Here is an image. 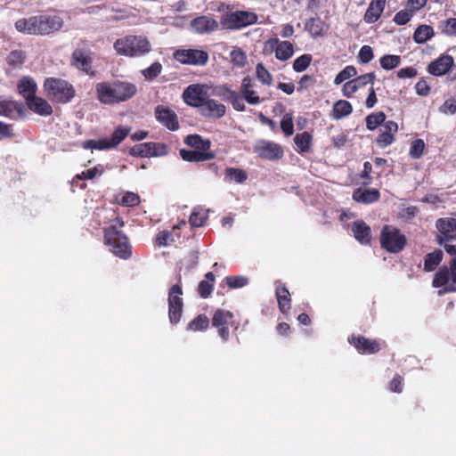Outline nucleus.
<instances>
[{
	"label": "nucleus",
	"mask_w": 456,
	"mask_h": 456,
	"mask_svg": "<svg viewBox=\"0 0 456 456\" xmlns=\"http://www.w3.org/2000/svg\"><path fill=\"white\" fill-rule=\"evenodd\" d=\"M208 219V214L200 208H194L190 217L189 223L193 227L203 226Z\"/></svg>",
	"instance_id": "nucleus-44"
},
{
	"label": "nucleus",
	"mask_w": 456,
	"mask_h": 456,
	"mask_svg": "<svg viewBox=\"0 0 456 456\" xmlns=\"http://www.w3.org/2000/svg\"><path fill=\"white\" fill-rule=\"evenodd\" d=\"M401 57L395 54H385L379 59L381 68L386 70L397 68L401 64Z\"/></svg>",
	"instance_id": "nucleus-45"
},
{
	"label": "nucleus",
	"mask_w": 456,
	"mask_h": 456,
	"mask_svg": "<svg viewBox=\"0 0 456 456\" xmlns=\"http://www.w3.org/2000/svg\"><path fill=\"white\" fill-rule=\"evenodd\" d=\"M372 172V166L369 161L363 163V170L362 171L360 177L363 179L362 184L367 186L371 183L372 177L370 175Z\"/></svg>",
	"instance_id": "nucleus-61"
},
{
	"label": "nucleus",
	"mask_w": 456,
	"mask_h": 456,
	"mask_svg": "<svg viewBox=\"0 0 456 456\" xmlns=\"http://www.w3.org/2000/svg\"><path fill=\"white\" fill-rule=\"evenodd\" d=\"M96 98L104 105H115L133 98L136 86L128 81L115 80L113 82H100L95 86Z\"/></svg>",
	"instance_id": "nucleus-2"
},
{
	"label": "nucleus",
	"mask_w": 456,
	"mask_h": 456,
	"mask_svg": "<svg viewBox=\"0 0 456 456\" xmlns=\"http://www.w3.org/2000/svg\"><path fill=\"white\" fill-rule=\"evenodd\" d=\"M376 78V75L374 72L366 73L361 75L357 77L353 78V82L355 83V87L357 90L365 86L368 84H373Z\"/></svg>",
	"instance_id": "nucleus-56"
},
{
	"label": "nucleus",
	"mask_w": 456,
	"mask_h": 456,
	"mask_svg": "<svg viewBox=\"0 0 456 456\" xmlns=\"http://www.w3.org/2000/svg\"><path fill=\"white\" fill-rule=\"evenodd\" d=\"M191 28L200 34L210 33L218 28V22L212 17L202 15L193 19Z\"/></svg>",
	"instance_id": "nucleus-26"
},
{
	"label": "nucleus",
	"mask_w": 456,
	"mask_h": 456,
	"mask_svg": "<svg viewBox=\"0 0 456 456\" xmlns=\"http://www.w3.org/2000/svg\"><path fill=\"white\" fill-rule=\"evenodd\" d=\"M162 71V65L156 61L153 62L149 68L142 71V75L148 80L156 78Z\"/></svg>",
	"instance_id": "nucleus-58"
},
{
	"label": "nucleus",
	"mask_w": 456,
	"mask_h": 456,
	"mask_svg": "<svg viewBox=\"0 0 456 456\" xmlns=\"http://www.w3.org/2000/svg\"><path fill=\"white\" fill-rule=\"evenodd\" d=\"M217 96H220L225 102L232 104V108L237 111H245L246 106L243 102V97L238 92L230 89L226 86H222L218 88L216 93Z\"/></svg>",
	"instance_id": "nucleus-22"
},
{
	"label": "nucleus",
	"mask_w": 456,
	"mask_h": 456,
	"mask_svg": "<svg viewBox=\"0 0 456 456\" xmlns=\"http://www.w3.org/2000/svg\"><path fill=\"white\" fill-rule=\"evenodd\" d=\"M440 111L444 114L453 115L456 113V99H447L440 107Z\"/></svg>",
	"instance_id": "nucleus-63"
},
{
	"label": "nucleus",
	"mask_w": 456,
	"mask_h": 456,
	"mask_svg": "<svg viewBox=\"0 0 456 456\" xmlns=\"http://www.w3.org/2000/svg\"><path fill=\"white\" fill-rule=\"evenodd\" d=\"M438 231L436 240L439 245L456 240V218L441 217L436 221Z\"/></svg>",
	"instance_id": "nucleus-13"
},
{
	"label": "nucleus",
	"mask_w": 456,
	"mask_h": 456,
	"mask_svg": "<svg viewBox=\"0 0 456 456\" xmlns=\"http://www.w3.org/2000/svg\"><path fill=\"white\" fill-rule=\"evenodd\" d=\"M167 146L162 142H148L134 145L129 154L134 157L151 158L167 154Z\"/></svg>",
	"instance_id": "nucleus-11"
},
{
	"label": "nucleus",
	"mask_w": 456,
	"mask_h": 456,
	"mask_svg": "<svg viewBox=\"0 0 456 456\" xmlns=\"http://www.w3.org/2000/svg\"><path fill=\"white\" fill-rule=\"evenodd\" d=\"M215 274L208 272L205 274V280L201 281L198 285V293L202 298H208L214 288Z\"/></svg>",
	"instance_id": "nucleus-37"
},
{
	"label": "nucleus",
	"mask_w": 456,
	"mask_h": 456,
	"mask_svg": "<svg viewBox=\"0 0 456 456\" xmlns=\"http://www.w3.org/2000/svg\"><path fill=\"white\" fill-rule=\"evenodd\" d=\"M224 175L225 180L234 181L238 183H243L248 179L247 172L237 167H227Z\"/></svg>",
	"instance_id": "nucleus-41"
},
{
	"label": "nucleus",
	"mask_w": 456,
	"mask_h": 456,
	"mask_svg": "<svg viewBox=\"0 0 456 456\" xmlns=\"http://www.w3.org/2000/svg\"><path fill=\"white\" fill-rule=\"evenodd\" d=\"M373 57V50L370 45H363L361 47L358 53V60L361 63H369Z\"/></svg>",
	"instance_id": "nucleus-59"
},
{
	"label": "nucleus",
	"mask_w": 456,
	"mask_h": 456,
	"mask_svg": "<svg viewBox=\"0 0 456 456\" xmlns=\"http://www.w3.org/2000/svg\"><path fill=\"white\" fill-rule=\"evenodd\" d=\"M84 147L100 151L114 148L110 139L88 140L85 142Z\"/></svg>",
	"instance_id": "nucleus-49"
},
{
	"label": "nucleus",
	"mask_w": 456,
	"mask_h": 456,
	"mask_svg": "<svg viewBox=\"0 0 456 456\" xmlns=\"http://www.w3.org/2000/svg\"><path fill=\"white\" fill-rule=\"evenodd\" d=\"M26 55L22 50H12L6 57V62L12 69H20L25 62Z\"/></svg>",
	"instance_id": "nucleus-39"
},
{
	"label": "nucleus",
	"mask_w": 456,
	"mask_h": 456,
	"mask_svg": "<svg viewBox=\"0 0 456 456\" xmlns=\"http://www.w3.org/2000/svg\"><path fill=\"white\" fill-rule=\"evenodd\" d=\"M281 128L282 132L290 136L294 133L293 116L291 113H286L281 120Z\"/></svg>",
	"instance_id": "nucleus-55"
},
{
	"label": "nucleus",
	"mask_w": 456,
	"mask_h": 456,
	"mask_svg": "<svg viewBox=\"0 0 456 456\" xmlns=\"http://www.w3.org/2000/svg\"><path fill=\"white\" fill-rule=\"evenodd\" d=\"M116 201L124 207H134L140 203V197L134 192L126 191L118 196Z\"/></svg>",
	"instance_id": "nucleus-43"
},
{
	"label": "nucleus",
	"mask_w": 456,
	"mask_h": 456,
	"mask_svg": "<svg viewBox=\"0 0 456 456\" xmlns=\"http://www.w3.org/2000/svg\"><path fill=\"white\" fill-rule=\"evenodd\" d=\"M205 98L203 88L200 85H190L183 92V102L191 107L199 108Z\"/></svg>",
	"instance_id": "nucleus-23"
},
{
	"label": "nucleus",
	"mask_w": 456,
	"mask_h": 456,
	"mask_svg": "<svg viewBox=\"0 0 456 456\" xmlns=\"http://www.w3.org/2000/svg\"><path fill=\"white\" fill-rule=\"evenodd\" d=\"M425 150V142L422 139H416L411 142V148L409 151V155L413 159H419Z\"/></svg>",
	"instance_id": "nucleus-53"
},
{
	"label": "nucleus",
	"mask_w": 456,
	"mask_h": 456,
	"mask_svg": "<svg viewBox=\"0 0 456 456\" xmlns=\"http://www.w3.org/2000/svg\"><path fill=\"white\" fill-rule=\"evenodd\" d=\"M225 281L230 289H240L246 286L248 280L244 276H227Z\"/></svg>",
	"instance_id": "nucleus-57"
},
{
	"label": "nucleus",
	"mask_w": 456,
	"mask_h": 456,
	"mask_svg": "<svg viewBox=\"0 0 456 456\" xmlns=\"http://www.w3.org/2000/svg\"><path fill=\"white\" fill-rule=\"evenodd\" d=\"M275 296L280 311L287 314L291 308L290 293L285 284L279 283L275 288Z\"/></svg>",
	"instance_id": "nucleus-29"
},
{
	"label": "nucleus",
	"mask_w": 456,
	"mask_h": 456,
	"mask_svg": "<svg viewBox=\"0 0 456 456\" xmlns=\"http://www.w3.org/2000/svg\"><path fill=\"white\" fill-rule=\"evenodd\" d=\"M64 25L63 19L57 14L41 13L20 18L14 23L15 29L22 34L49 36L60 31Z\"/></svg>",
	"instance_id": "nucleus-1"
},
{
	"label": "nucleus",
	"mask_w": 456,
	"mask_h": 456,
	"mask_svg": "<svg viewBox=\"0 0 456 456\" xmlns=\"http://www.w3.org/2000/svg\"><path fill=\"white\" fill-rule=\"evenodd\" d=\"M29 110L40 116H49L53 113L50 103L42 97L35 96L27 102Z\"/></svg>",
	"instance_id": "nucleus-33"
},
{
	"label": "nucleus",
	"mask_w": 456,
	"mask_h": 456,
	"mask_svg": "<svg viewBox=\"0 0 456 456\" xmlns=\"http://www.w3.org/2000/svg\"><path fill=\"white\" fill-rule=\"evenodd\" d=\"M313 57L309 53H305L295 59L293 61V69L296 72L305 71L311 64Z\"/></svg>",
	"instance_id": "nucleus-48"
},
{
	"label": "nucleus",
	"mask_w": 456,
	"mask_h": 456,
	"mask_svg": "<svg viewBox=\"0 0 456 456\" xmlns=\"http://www.w3.org/2000/svg\"><path fill=\"white\" fill-rule=\"evenodd\" d=\"M441 32L448 37L456 36V18H449L439 22Z\"/></svg>",
	"instance_id": "nucleus-47"
},
{
	"label": "nucleus",
	"mask_w": 456,
	"mask_h": 456,
	"mask_svg": "<svg viewBox=\"0 0 456 456\" xmlns=\"http://www.w3.org/2000/svg\"><path fill=\"white\" fill-rule=\"evenodd\" d=\"M255 86L256 84L249 76L243 77L240 92L243 99L250 105H257L265 101V98H260Z\"/></svg>",
	"instance_id": "nucleus-21"
},
{
	"label": "nucleus",
	"mask_w": 456,
	"mask_h": 456,
	"mask_svg": "<svg viewBox=\"0 0 456 456\" xmlns=\"http://www.w3.org/2000/svg\"><path fill=\"white\" fill-rule=\"evenodd\" d=\"M182 289V277L178 276V282L168 290V318L172 324H177L182 317L183 301Z\"/></svg>",
	"instance_id": "nucleus-9"
},
{
	"label": "nucleus",
	"mask_w": 456,
	"mask_h": 456,
	"mask_svg": "<svg viewBox=\"0 0 456 456\" xmlns=\"http://www.w3.org/2000/svg\"><path fill=\"white\" fill-rule=\"evenodd\" d=\"M43 86L46 96L53 102L65 104L71 102L76 95L74 86L62 78L47 77Z\"/></svg>",
	"instance_id": "nucleus-5"
},
{
	"label": "nucleus",
	"mask_w": 456,
	"mask_h": 456,
	"mask_svg": "<svg viewBox=\"0 0 456 456\" xmlns=\"http://www.w3.org/2000/svg\"><path fill=\"white\" fill-rule=\"evenodd\" d=\"M125 225L123 218L117 216L110 220L103 229L104 243L110 250L121 259H128L132 256V247L127 236L122 231Z\"/></svg>",
	"instance_id": "nucleus-3"
},
{
	"label": "nucleus",
	"mask_w": 456,
	"mask_h": 456,
	"mask_svg": "<svg viewBox=\"0 0 456 456\" xmlns=\"http://www.w3.org/2000/svg\"><path fill=\"white\" fill-rule=\"evenodd\" d=\"M323 27L324 22L319 17L309 18L305 23V29L314 38L323 36Z\"/></svg>",
	"instance_id": "nucleus-36"
},
{
	"label": "nucleus",
	"mask_w": 456,
	"mask_h": 456,
	"mask_svg": "<svg viewBox=\"0 0 456 456\" xmlns=\"http://www.w3.org/2000/svg\"><path fill=\"white\" fill-rule=\"evenodd\" d=\"M17 88L19 94L25 98L27 103L29 100L36 96L37 86L32 77H23L18 82Z\"/></svg>",
	"instance_id": "nucleus-30"
},
{
	"label": "nucleus",
	"mask_w": 456,
	"mask_h": 456,
	"mask_svg": "<svg viewBox=\"0 0 456 456\" xmlns=\"http://www.w3.org/2000/svg\"><path fill=\"white\" fill-rule=\"evenodd\" d=\"M357 75V70L354 66L348 65L344 69H342L335 77L334 84L340 85L344 81L354 77Z\"/></svg>",
	"instance_id": "nucleus-52"
},
{
	"label": "nucleus",
	"mask_w": 456,
	"mask_h": 456,
	"mask_svg": "<svg viewBox=\"0 0 456 456\" xmlns=\"http://www.w3.org/2000/svg\"><path fill=\"white\" fill-rule=\"evenodd\" d=\"M258 16L254 12L235 11L222 15L220 23L223 28L230 30H238L257 23Z\"/></svg>",
	"instance_id": "nucleus-8"
},
{
	"label": "nucleus",
	"mask_w": 456,
	"mask_h": 456,
	"mask_svg": "<svg viewBox=\"0 0 456 456\" xmlns=\"http://www.w3.org/2000/svg\"><path fill=\"white\" fill-rule=\"evenodd\" d=\"M348 342L354 346L361 354H374L381 350L379 341L377 339L368 338L362 335L352 334L348 338Z\"/></svg>",
	"instance_id": "nucleus-14"
},
{
	"label": "nucleus",
	"mask_w": 456,
	"mask_h": 456,
	"mask_svg": "<svg viewBox=\"0 0 456 456\" xmlns=\"http://www.w3.org/2000/svg\"><path fill=\"white\" fill-rule=\"evenodd\" d=\"M435 35L434 28L426 24L419 25L414 31L412 38L417 44H424Z\"/></svg>",
	"instance_id": "nucleus-38"
},
{
	"label": "nucleus",
	"mask_w": 456,
	"mask_h": 456,
	"mask_svg": "<svg viewBox=\"0 0 456 456\" xmlns=\"http://www.w3.org/2000/svg\"><path fill=\"white\" fill-rule=\"evenodd\" d=\"M389 390L394 393H402L403 388V379L399 374H395L389 383Z\"/></svg>",
	"instance_id": "nucleus-62"
},
{
	"label": "nucleus",
	"mask_w": 456,
	"mask_h": 456,
	"mask_svg": "<svg viewBox=\"0 0 456 456\" xmlns=\"http://www.w3.org/2000/svg\"><path fill=\"white\" fill-rule=\"evenodd\" d=\"M173 57L181 64L192 66H205L209 60L208 53L200 49H177Z\"/></svg>",
	"instance_id": "nucleus-10"
},
{
	"label": "nucleus",
	"mask_w": 456,
	"mask_h": 456,
	"mask_svg": "<svg viewBox=\"0 0 456 456\" xmlns=\"http://www.w3.org/2000/svg\"><path fill=\"white\" fill-rule=\"evenodd\" d=\"M233 314L230 311L218 309L215 312L211 322L212 326L217 330L218 335L223 341H227L230 338V326L233 325Z\"/></svg>",
	"instance_id": "nucleus-12"
},
{
	"label": "nucleus",
	"mask_w": 456,
	"mask_h": 456,
	"mask_svg": "<svg viewBox=\"0 0 456 456\" xmlns=\"http://www.w3.org/2000/svg\"><path fill=\"white\" fill-rule=\"evenodd\" d=\"M354 237L362 245H370L372 240L371 229L363 220H356L351 226Z\"/></svg>",
	"instance_id": "nucleus-24"
},
{
	"label": "nucleus",
	"mask_w": 456,
	"mask_h": 456,
	"mask_svg": "<svg viewBox=\"0 0 456 456\" xmlns=\"http://www.w3.org/2000/svg\"><path fill=\"white\" fill-rule=\"evenodd\" d=\"M265 45L270 46L275 53V58L281 61L289 60L295 53L294 45L290 41H281L277 37H272L266 41Z\"/></svg>",
	"instance_id": "nucleus-17"
},
{
	"label": "nucleus",
	"mask_w": 456,
	"mask_h": 456,
	"mask_svg": "<svg viewBox=\"0 0 456 456\" xmlns=\"http://www.w3.org/2000/svg\"><path fill=\"white\" fill-rule=\"evenodd\" d=\"M353 112L352 104L346 100H338L333 105L331 117L333 119H341Z\"/></svg>",
	"instance_id": "nucleus-35"
},
{
	"label": "nucleus",
	"mask_w": 456,
	"mask_h": 456,
	"mask_svg": "<svg viewBox=\"0 0 456 456\" xmlns=\"http://www.w3.org/2000/svg\"><path fill=\"white\" fill-rule=\"evenodd\" d=\"M72 65L85 73L93 76L94 72L92 70V58L81 49H76L71 55Z\"/></svg>",
	"instance_id": "nucleus-25"
},
{
	"label": "nucleus",
	"mask_w": 456,
	"mask_h": 456,
	"mask_svg": "<svg viewBox=\"0 0 456 456\" xmlns=\"http://www.w3.org/2000/svg\"><path fill=\"white\" fill-rule=\"evenodd\" d=\"M454 67L456 65L453 57L449 54H442L428 65L427 71L434 77H442L450 74Z\"/></svg>",
	"instance_id": "nucleus-16"
},
{
	"label": "nucleus",
	"mask_w": 456,
	"mask_h": 456,
	"mask_svg": "<svg viewBox=\"0 0 456 456\" xmlns=\"http://www.w3.org/2000/svg\"><path fill=\"white\" fill-rule=\"evenodd\" d=\"M209 319L206 314H199L187 325V330L191 331H202L208 328Z\"/></svg>",
	"instance_id": "nucleus-42"
},
{
	"label": "nucleus",
	"mask_w": 456,
	"mask_h": 456,
	"mask_svg": "<svg viewBox=\"0 0 456 456\" xmlns=\"http://www.w3.org/2000/svg\"><path fill=\"white\" fill-rule=\"evenodd\" d=\"M254 151L259 158L272 161L281 159L284 154L283 149L280 144L265 140L256 143Z\"/></svg>",
	"instance_id": "nucleus-15"
},
{
	"label": "nucleus",
	"mask_w": 456,
	"mask_h": 456,
	"mask_svg": "<svg viewBox=\"0 0 456 456\" xmlns=\"http://www.w3.org/2000/svg\"><path fill=\"white\" fill-rule=\"evenodd\" d=\"M0 116L17 120L25 116L23 103L12 100L0 101Z\"/></svg>",
	"instance_id": "nucleus-20"
},
{
	"label": "nucleus",
	"mask_w": 456,
	"mask_h": 456,
	"mask_svg": "<svg viewBox=\"0 0 456 456\" xmlns=\"http://www.w3.org/2000/svg\"><path fill=\"white\" fill-rule=\"evenodd\" d=\"M413 15V12H411L409 9L408 10H401L398 12L395 13L394 17V21L397 25H405L407 24L411 17Z\"/></svg>",
	"instance_id": "nucleus-60"
},
{
	"label": "nucleus",
	"mask_w": 456,
	"mask_h": 456,
	"mask_svg": "<svg viewBox=\"0 0 456 456\" xmlns=\"http://www.w3.org/2000/svg\"><path fill=\"white\" fill-rule=\"evenodd\" d=\"M183 142L195 151L209 152L211 148V141L209 139H204L201 135L194 134L187 135Z\"/></svg>",
	"instance_id": "nucleus-32"
},
{
	"label": "nucleus",
	"mask_w": 456,
	"mask_h": 456,
	"mask_svg": "<svg viewBox=\"0 0 456 456\" xmlns=\"http://www.w3.org/2000/svg\"><path fill=\"white\" fill-rule=\"evenodd\" d=\"M444 259V252L441 249H435L424 256L423 270L425 272L435 271Z\"/></svg>",
	"instance_id": "nucleus-34"
},
{
	"label": "nucleus",
	"mask_w": 456,
	"mask_h": 456,
	"mask_svg": "<svg viewBox=\"0 0 456 456\" xmlns=\"http://www.w3.org/2000/svg\"><path fill=\"white\" fill-rule=\"evenodd\" d=\"M130 129L128 127L118 126L117 127L111 134V138L110 139L111 144L115 148L118 146L123 140L128 135Z\"/></svg>",
	"instance_id": "nucleus-54"
},
{
	"label": "nucleus",
	"mask_w": 456,
	"mask_h": 456,
	"mask_svg": "<svg viewBox=\"0 0 456 456\" xmlns=\"http://www.w3.org/2000/svg\"><path fill=\"white\" fill-rule=\"evenodd\" d=\"M386 2V0H371L364 13L363 20L367 24L378 21L385 10Z\"/></svg>",
	"instance_id": "nucleus-28"
},
{
	"label": "nucleus",
	"mask_w": 456,
	"mask_h": 456,
	"mask_svg": "<svg viewBox=\"0 0 456 456\" xmlns=\"http://www.w3.org/2000/svg\"><path fill=\"white\" fill-rule=\"evenodd\" d=\"M313 137L308 132L297 134L294 142L298 148L299 152H307L310 151Z\"/></svg>",
	"instance_id": "nucleus-40"
},
{
	"label": "nucleus",
	"mask_w": 456,
	"mask_h": 456,
	"mask_svg": "<svg viewBox=\"0 0 456 456\" xmlns=\"http://www.w3.org/2000/svg\"><path fill=\"white\" fill-rule=\"evenodd\" d=\"M365 120L367 129L372 131L385 122L386 114L383 111L371 113L366 117Z\"/></svg>",
	"instance_id": "nucleus-46"
},
{
	"label": "nucleus",
	"mask_w": 456,
	"mask_h": 456,
	"mask_svg": "<svg viewBox=\"0 0 456 456\" xmlns=\"http://www.w3.org/2000/svg\"><path fill=\"white\" fill-rule=\"evenodd\" d=\"M442 246L452 258L447 265L436 270L432 279V287L441 289L440 295L456 293V245L444 242Z\"/></svg>",
	"instance_id": "nucleus-4"
},
{
	"label": "nucleus",
	"mask_w": 456,
	"mask_h": 456,
	"mask_svg": "<svg viewBox=\"0 0 456 456\" xmlns=\"http://www.w3.org/2000/svg\"><path fill=\"white\" fill-rule=\"evenodd\" d=\"M113 46L118 54L127 57L142 56L151 50L149 40L142 36H126L117 39Z\"/></svg>",
	"instance_id": "nucleus-6"
},
{
	"label": "nucleus",
	"mask_w": 456,
	"mask_h": 456,
	"mask_svg": "<svg viewBox=\"0 0 456 456\" xmlns=\"http://www.w3.org/2000/svg\"><path fill=\"white\" fill-rule=\"evenodd\" d=\"M379 243L387 252L397 254L406 247L407 238L396 226L385 224L380 231Z\"/></svg>",
	"instance_id": "nucleus-7"
},
{
	"label": "nucleus",
	"mask_w": 456,
	"mask_h": 456,
	"mask_svg": "<svg viewBox=\"0 0 456 456\" xmlns=\"http://www.w3.org/2000/svg\"><path fill=\"white\" fill-rule=\"evenodd\" d=\"M179 154L183 160L188 162H203L214 159L216 156L214 151L203 152L185 149H181Z\"/></svg>",
	"instance_id": "nucleus-31"
},
{
	"label": "nucleus",
	"mask_w": 456,
	"mask_h": 456,
	"mask_svg": "<svg viewBox=\"0 0 456 456\" xmlns=\"http://www.w3.org/2000/svg\"><path fill=\"white\" fill-rule=\"evenodd\" d=\"M155 118L170 131H176L180 127L176 113L164 105L156 106Z\"/></svg>",
	"instance_id": "nucleus-19"
},
{
	"label": "nucleus",
	"mask_w": 456,
	"mask_h": 456,
	"mask_svg": "<svg viewBox=\"0 0 456 456\" xmlns=\"http://www.w3.org/2000/svg\"><path fill=\"white\" fill-rule=\"evenodd\" d=\"M199 112L208 118H221L225 115L226 107L216 100L206 97L200 104Z\"/></svg>",
	"instance_id": "nucleus-18"
},
{
	"label": "nucleus",
	"mask_w": 456,
	"mask_h": 456,
	"mask_svg": "<svg viewBox=\"0 0 456 456\" xmlns=\"http://www.w3.org/2000/svg\"><path fill=\"white\" fill-rule=\"evenodd\" d=\"M352 199L358 203L372 204L379 201L380 192L378 189L357 188L353 191Z\"/></svg>",
	"instance_id": "nucleus-27"
},
{
	"label": "nucleus",
	"mask_w": 456,
	"mask_h": 456,
	"mask_svg": "<svg viewBox=\"0 0 456 456\" xmlns=\"http://www.w3.org/2000/svg\"><path fill=\"white\" fill-rule=\"evenodd\" d=\"M230 58L232 63L238 68H242L246 65L247 55L240 48H234L232 50L230 53Z\"/></svg>",
	"instance_id": "nucleus-50"
},
{
	"label": "nucleus",
	"mask_w": 456,
	"mask_h": 456,
	"mask_svg": "<svg viewBox=\"0 0 456 456\" xmlns=\"http://www.w3.org/2000/svg\"><path fill=\"white\" fill-rule=\"evenodd\" d=\"M395 142V136L388 133L382 132L377 138V143L379 146L384 148Z\"/></svg>",
	"instance_id": "nucleus-64"
},
{
	"label": "nucleus",
	"mask_w": 456,
	"mask_h": 456,
	"mask_svg": "<svg viewBox=\"0 0 456 456\" xmlns=\"http://www.w3.org/2000/svg\"><path fill=\"white\" fill-rule=\"evenodd\" d=\"M256 76L257 79L266 86H271L273 83L272 74L265 69L263 63H257L256 67Z\"/></svg>",
	"instance_id": "nucleus-51"
}]
</instances>
